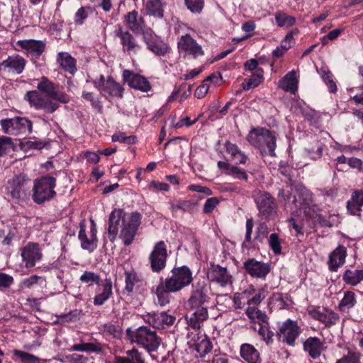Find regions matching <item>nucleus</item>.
Instances as JSON below:
<instances>
[{"label": "nucleus", "mask_w": 363, "mask_h": 363, "mask_svg": "<svg viewBox=\"0 0 363 363\" xmlns=\"http://www.w3.org/2000/svg\"><path fill=\"white\" fill-rule=\"evenodd\" d=\"M356 303L355 294L352 291L345 292L344 297L339 304V309L343 312H347Z\"/></svg>", "instance_id": "nucleus-41"}, {"label": "nucleus", "mask_w": 363, "mask_h": 363, "mask_svg": "<svg viewBox=\"0 0 363 363\" xmlns=\"http://www.w3.org/2000/svg\"><path fill=\"white\" fill-rule=\"evenodd\" d=\"M63 262L64 259L59 257L56 260L53 261L52 263H50L48 265L44 267L43 270L46 272H52L54 271L62 269Z\"/></svg>", "instance_id": "nucleus-63"}, {"label": "nucleus", "mask_w": 363, "mask_h": 363, "mask_svg": "<svg viewBox=\"0 0 363 363\" xmlns=\"http://www.w3.org/2000/svg\"><path fill=\"white\" fill-rule=\"evenodd\" d=\"M96 233V223L93 220H91L89 235H87L86 233L85 225L80 224L78 238L80 240L81 247L83 250L92 252L97 248L98 239Z\"/></svg>", "instance_id": "nucleus-14"}, {"label": "nucleus", "mask_w": 363, "mask_h": 363, "mask_svg": "<svg viewBox=\"0 0 363 363\" xmlns=\"http://www.w3.org/2000/svg\"><path fill=\"white\" fill-rule=\"evenodd\" d=\"M305 198L303 199V202L301 203L300 208L302 209L304 213L309 218H313L315 216L316 211L318 209L317 206L311 205L312 203V194L308 191H304Z\"/></svg>", "instance_id": "nucleus-39"}, {"label": "nucleus", "mask_w": 363, "mask_h": 363, "mask_svg": "<svg viewBox=\"0 0 363 363\" xmlns=\"http://www.w3.org/2000/svg\"><path fill=\"white\" fill-rule=\"evenodd\" d=\"M24 99L28 102L30 106L35 110H43L45 113H52L58 108L59 104L51 99L43 97L39 91H28L24 96Z\"/></svg>", "instance_id": "nucleus-7"}, {"label": "nucleus", "mask_w": 363, "mask_h": 363, "mask_svg": "<svg viewBox=\"0 0 363 363\" xmlns=\"http://www.w3.org/2000/svg\"><path fill=\"white\" fill-rule=\"evenodd\" d=\"M210 287L204 281H198L193 285L188 305L191 313L186 316L188 326L199 330L204 321L208 318L207 304L210 300Z\"/></svg>", "instance_id": "nucleus-1"}, {"label": "nucleus", "mask_w": 363, "mask_h": 363, "mask_svg": "<svg viewBox=\"0 0 363 363\" xmlns=\"http://www.w3.org/2000/svg\"><path fill=\"white\" fill-rule=\"evenodd\" d=\"M298 82L296 72L292 70L279 82V87L285 91L295 94L298 89Z\"/></svg>", "instance_id": "nucleus-32"}, {"label": "nucleus", "mask_w": 363, "mask_h": 363, "mask_svg": "<svg viewBox=\"0 0 363 363\" xmlns=\"http://www.w3.org/2000/svg\"><path fill=\"white\" fill-rule=\"evenodd\" d=\"M243 267L247 274L252 277L265 279L270 272L271 267L269 263L257 261L255 258L247 259L243 263Z\"/></svg>", "instance_id": "nucleus-16"}, {"label": "nucleus", "mask_w": 363, "mask_h": 363, "mask_svg": "<svg viewBox=\"0 0 363 363\" xmlns=\"http://www.w3.org/2000/svg\"><path fill=\"white\" fill-rule=\"evenodd\" d=\"M2 131L8 135H28L32 132L33 123L26 117L16 116L0 121Z\"/></svg>", "instance_id": "nucleus-6"}, {"label": "nucleus", "mask_w": 363, "mask_h": 363, "mask_svg": "<svg viewBox=\"0 0 363 363\" xmlns=\"http://www.w3.org/2000/svg\"><path fill=\"white\" fill-rule=\"evenodd\" d=\"M13 354L20 358L24 363H36L39 362V359L37 357L21 350H14Z\"/></svg>", "instance_id": "nucleus-53"}, {"label": "nucleus", "mask_w": 363, "mask_h": 363, "mask_svg": "<svg viewBox=\"0 0 363 363\" xmlns=\"http://www.w3.org/2000/svg\"><path fill=\"white\" fill-rule=\"evenodd\" d=\"M259 335L262 337L263 340L267 344H270L273 341L274 333L269 330V328L264 325H260L259 330Z\"/></svg>", "instance_id": "nucleus-57"}, {"label": "nucleus", "mask_w": 363, "mask_h": 363, "mask_svg": "<svg viewBox=\"0 0 363 363\" xmlns=\"http://www.w3.org/2000/svg\"><path fill=\"white\" fill-rule=\"evenodd\" d=\"M268 233L267 226L264 223H260L256 232V236L255 240H258L259 242H262L263 239L266 237Z\"/></svg>", "instance_id": "nucleus-64"}, {"label": "nucleus", "mask_w": 363, "mask_h": 363, "mask_svg": "<svg viewBox=\"0 0 363 363\" xmlns=\"http://www.w3.org/2000/svg\"><path fill=\"white\" fill-rule=\"evenodd\" d=\"M359 357H360L359 353L349 351L347 355L338 359L335 363H356Z\"/></svg>", "instance_id": "nucleus-60"}, {"label": "nucleus", "mask_w": 363, "mask_h": 363, "mask_svg": "<svg viewBox=\"0 0 363 363\" xmlns=\"http://www.w3.org/2000/svg\"><path fill=\"white\" fill-rule=\"evenodd\" d=\"M81 314V311L76 309L67 314L61 315L60 318L65 322H75L80 319Z\"/></svg>", "instance_id": "nucleus-61"}, {"label": "nucleus", "mask_w": 363, "mask_h": 363, "mask_svg": "<svg viewBox=\"0 0 363 363\" xmlns=\"http://www.w3.org/2000/svg\"><path fill=\"white\" fill-rule=\"evenodd\" d=\"M207 277L211 281L216 282L223 287L232 284V277L227 269L218 264L211 266L208 270Z\"/></svg>", "instance_id": "nucleus-20"}, {"label": "nucleus", "mask_w": 363, "mask_h": 363, "mask_svg": "<svg viewBox=\"0 0 363 363\" xmlns=\"http://www.w3.org/2000/svg\"><path fill=\"white\" fill-rule=\"evenodd\" d=\"M57 62L60 65V67L64 71L72 75L77 70L76 60L67 52H59L57 57Z\"/></svg>", "instance_id": "nucleus-31"}, {"label": "nucleus", "mask_w": 363, "mask_h": 363, "mask_svg": "<svg viewBox=\"0 0 363 363\" xmlns=\"http://www.w3.org/2000/svg\"><path fill=\"white\" fill-rule=\"evenodd\" d=\"M213 348L212 342L205 337L195 344V349L200 357H205Z\"/></svg>", "instance_id": "nucleus-44"}, {"label": "nucleus", "mask_w": 363, "mask_h": 363, "mask_svg": "<svg viewBox=\"0 0 363 363\" xmlns=\"http://www.w3.org/2000/svg\"><path fill=\"white\" fill-rule=\"evenodd\" d=\"M263 77V70L257 69L252 74L250 78L245 79L242 84V87L245 90H249L252 88L257 86L261 82Z\"/></svg>", "instance_id": "nucleus-40"}, {"label": "nucleus", "mask_w": 363, "mask_h": 363, "mask_svg": "<svg viewBox=\"0 0 363 363\" xmlns=\"http://www.w3.org/2000/svg\"><path fill=\"white\" fill-rule=\"evenodd\" d=\"M95 9L90 6H82L74 14V21L76 25H82L88 16L94 12Z\"/></svg>", "instance_id": "nucleus-42"}, {"label": "nucleus", "mask_w": 363, "mask_h": 363, "mask_svg": "<svg viewBox=\"0 0 363 363\" xmlns=\"http://www.w3.org/2000/svg\"><path fill=\"white\" fill-rule=\"evenodd\" d=\"M343 281L351 286H356L363 281V270L347 269L342 275Z\"/></svg>", "instance_id": "nucleus-38"}, {"label": "nucleus", "mask_w": 363, "mask_h": 363, "mask_svg": "<svg viewBox=\"0 0 363 363\" xmlns=\"http://www.w3.org/2000/svg\"><path fill=\"white\" fill-rule=\"evenodd\" d=\"M276 23L279 27L289 28L292 26L296 23L294 17L286 14L283 11H277L275 15Z\"/></svg>", "instance_id": "nucleus-43"}, {"label": "nucleus", "mask_w": 363, "mask_h": 363, "mask_svg": "<svg viewBox=\"0 0 363 363\" xmlns=\"http://www.w3.org/2000/svg\"><path fill=\"white\" fill-rule=\"evenodd\" d=\"M26 65V60L19 55L9 56L0 63V71L14 74H21Z\"/></svg>", "instance_id": "nucleus-18"}, {"label": "nucleus", "mask_w": 363, "mask_h": 363, "mask_svg": "<svg viewBox=\"0 0 363 363\" xmlns=\"http://www.w3.org/2000/svg\"><path fill=\"white\" fill-rule=\"evenodd\" d=\"M125 289L128 293L133 291L135 285L139 282L140 279L136 272L133 271L125 272Z\"/></svg>", "instance_id": "nucleus-49"}, {"label": "nucleus", "mask_w": 363, "mask_h": 363, "mask_svg": "<svg viewBox=\"0 0 363 363\" xmlns=\"http://www.w3.org/2000/svg\"><path fill=\"white\" fill-rule=\"evenodd\" d=\"M301 333V329L297 321L287 319L283 323L277 331V337L280 342L289 346H294L296 338Z\"/></svg>", "instance_id": "nucleus-11"}, {"label": "nucleus", "mask_w": 363, "mask_h": 363, "mask_svg": "<svg viewBox=\"0 0 363 363\" xmlns=\"http://www.w3.org/2000/svg\"><path fill=\"white\" fill-rule=\"evenodd\" d=\"M321 76L330 92L335 93L337 91V86L332 78V73L328 70L322 69Z\"/></svg>", "instance_id": "nucleus-51"}, {"label": "nucleus", "mask_w": 363, "mask_h": 363, "mask_svg": "<svg viewBox=\"0 0 363 363\" xmlns=\"http://www.w3.org/2000/svg\"><path fill=\"white\" fill-rule=\"evenodd\" d=\"M141 223V215L138 212L132 213L127 220H123L119 237L125 246L130 245L136 235Z\"/></svg>", "instance_id": "nucleus-8"}, {"label": "nucleus", "mask_w": 363, "mask_h": 363, "mask_svg": "<svg viewBox=\"0 0 363 363\" xmlns=\"http://www.w3.org/2000/svg\"><path fill=\"white\" fill-rule=\"evenodd\" d=\"M21 257L26 268L33 267L43 258L40 245L38 243L28 242L21 250Z\"/></svg>", "instance_id": "nucleus-15"}, {"label": "nucleus", "mask_w": 363, "mask_h": 363, "mask_svg": "<svg viewBox=\"0 0 363 363\" xmlns=\"http://www.w3.org/2000/svg\"><path fill=\"white\" fill-rule=\"evenodd\" d=\"M99 330L104 337L120 338L122 330L118 325L112 323H106L99 326Z\"/></svg>", "instance_id": "nucleus-37"}, {"label": "nucleus", "mask_w": 363, "mask_h": 363, "mask_svg": "<svg viewBox=\"0 0 363 363\" xmlns=\"http://www.w3.org/2000/svg\"><path fill=\"white\" fill-rule=\"evenodd\" d=\"M278 197L280 200L283 199L285 203H291L296 207V198L293 196L289 191H285L283 189H280L279 191Z\"/></svg>", "instance_id": "nucleus-59"}, {"label": "nucleus", "mask_w": 363, "mask_h": 363, "mask_svg": "<svg viewBox=\"0 0 363 363\" xmlns=\"http://www.w3.org/2000/svg\"><path fill=\"white\" fill-rule=\"evenodd\" d=\"M177 46L179 51L191 55L194 58L204 55L201 46L189 34L182 35L177 43Z\"/></svg>", "instance_id": "nucleus-19"}, {"label": "nucleus", "mask_w": 363, "mask_h": 363, "mask_svg": "<svg viewBox=\"0 0 363 363\" xmlns=\"http://www.w3.org/2000/svg\"><path fill=\"white\" fill-rule=\"evenodd\" d=\"M228 175H230L237 179H247V175L246 172L234 165H232V167H230V169L228 172Z\"/></svg>", "instance_id": "nucleus-58"}, {"label": "nucleus", "mask_w": 363, "mask_h": 363, "mask_svg": "<svg viewBox=\"0 0 363 363\" xmlns=\"http://www.w3.org/2000/svg\"><path fill=\"white\" fill-rule=\"evenodd\" d=\"M363 206V191L355 190L352 194L351 199L347 201V208L348 211L356 215L362 211Z\"/></svg>", "instance_id": "nucleus-36"}, {"label": "nucleus", "mask_w": 363, "mask_h": 363, "mask_svg": "<svg viewBox=\"0 0 363 363\" xmlns=\"http://www.w3.org/2000/svg\"><path fill=\"white\" fill-rule=\"evenodd\" d=\"M323 145L322 143L317 141L315 147H308L306 149L308 156L312 160H318L323 155Z\"/></svg>", "instance_id": "nucleus-55"}, {"label": "nucleus", "mask_w": 363, "mask_h": 363, "mask_svg": "<svg viewBox=\"0 0 363 363\" xmlns=\"http://www.w3.org/2000/svg\"><path fill=\"white\" fill-rule=\"evenodd\" d=\"M101 86L99 92L108 100L112 98L121 99L123 96L124 88L111 76L106 78V82Z\"/></svg>", "instance_id": "nucleus-22"}, {"label": "nucleus", "mask_w": 363, "mask_h": 363, "mask_svg": "<svg viewBox=\"0 0 363 363\" xmlns=\"http://www.w3.org/2000/svg\"><path fill=\"white\" fill-rule=\"evenodd\" d=\"M18 45L35 57L41 55L45 48L43 41L35 40H19Z\"/></svg>", "instance_id": "nucleus-30"}, {"label": "nucleus", "mask_w": 363, "mask_h": 363, "mask_svg": "<svg viewBox=\"0 0 363 363\" xmlns=\"http://www.w3.org/2000/svg\"><path fill=\"white\" fill-rule=\"evenodd\" d=\"M39 91L45 94L48 99H51L54 101L67 104L70 99L65 92L59 90V86L45 77H43L37 85Z\"/></svg>", "instance_id": "nucleus-9"}, {"label": "nucleus", "mask_w": 363, "mask_h": 363, "mask_svg": "<svg viewBox=\"0 0 363 363\" xmlns=\"http://www.w3.org/2000/svg\"><path fill=\"white\" fill-rule=\"evenodd\" d=\"M56 186V179L50 176L42 177L34 181L32 189V199L35 203L42 204L51 200L56 192L54 189Z\"/></svg>", "instance_id": "nucleus-5"}, {"label": "nucleus", "mask_w": 363, "mask_h": 363, "mask_svg": "<svg viewBox=\"0 0 363 363\" xmlns=\"http://www.w3.org/2000/svg\"><path fill=\"white\" fill-rule=\"evenodd\" d=\"M170 210L174 213L178 210L183 212L190 211L193 207L194 203L188 200H177L170 203Z\"/></svg>", "instance_id": "nucleus-47"}, {"label": "nucleus", "mask_w": 363, "mask_h": 363, "mask_svg": "<svg viewBox=\"0 0 363 363\" xmlns=\"http://www.w3.org/2000/svg\"><path fill=\"white\" fill-rule=\"evenodd\" d=\"M13 146L12 140L9 137L0 136V157L6 155Z\"/></svg>", "instance_id": "nucleus-52"}, {"label": "nucleus", "mask_w": 363, "mask_h": 363, "mask_svg": "<svg viewBox=\"0 0 363 363\" xmlns=\"http://www.w3.org/2000/svg\"><path fill=\"white\" fill-rule=\"evenodd\" d=\"M187 8L194 13H199L203 7V0H184Z\"/></svg>", "instance_id": "nucleus-56"}, {"label": "nucleus", "mask_w": 363, "mask_h": 363, "mask_svg": "<svg viewBox=\"0 0 363 363\" xmlns=\"http://www.w3.org/2000/svg\"><path fill=\"white\" fill-rule=\"evenodd\" d=\"M72 351H80V352H93L99 353L102 351L101 346L99 344H94L91 342H82L80 344H75L72 346Z\"/></svg>", "instance_id": "nucleus-45"}, {"label": "nucleus", "mask_w": 363, "mask_h": 363, "mask_svg": "<svg viewBox=\"0 0 363 363\" xmlns=\"http://www.w3.org/2000/svg\"><path fill=\"white\" fill-rule=\"evenodd\" d=\"M160 281L155 292L158 303L164 306L169 303L170 293L179 291L192 282V272L186 266L174 267L165 279L160 278Z\"/></svg>", "instance_id": "nucleus-2"}, {"label": "nucleus", "mask_w": 363, "mask_h": 363, "mask_svg": "<svg viewBox=\"0 0 363 363\" xmlns=\"http://www.w3.org/2000/svg\"><path fill=\"white\" fill-rule=\"evenodd\" d=\"M167 250L164 241L157 242L149 255L148 259L152 272L159 273L166 267Z\"/></svg>", "instance_id": "nucleus-12"}, {"label": "nucleus", "mask_w": 363, "mask_h": 363, "mask_svg": "<svg viewBox=\"0 0 363 363\" xmlns=\"http://www.w3.org/2000/svg\"><path fill=\"white\" fill-rule=\"evenodd\" d=\"M79 280L82 283L87 284L89 286L94 283L99 284L100 277L93 272L86 271L81 275Z\"/></svg>", "instance_id": "nucleus-50"}, {"label": "nucleus", "mask_w": 363, "mask_h": 363, "mask_svg": "<svg viewBox=\"0 0 363 363\" xmlns=\"http://www.w3.org/2000/svg\"><path fill=\"white\" fill-rule=\"evenodd\" d=\"M115 36L117 37L122 45L123 50L128 54H136L140 50V45L129 30H125L121 26L116 28Z\"/></svg>", "instance_id": "nucleus-13"}, {"label": "nucleus", "mask_w": 363, "mask_h": 363, "mask_svg": "<svg viewBox=\"0 0 363 363\" xmlns=\"http://www.w3.org/2000/svg\"><path fill=\"white\" fill-rule=\"evenodd\" d=\"M254 200L259 214L264 218H269L277 213L274 199L266 191H258L254 194Z\"/></svg>", "instance_id": "nucleus-10"}, {"label": "nucleus", "mask_w": 363, "mask_h": 363, "mask_svg": "<svg viewBox=\"0 0 363 363\" xmlns=\"http://www.w3.org/2000/svg\"><path fill=\"white\" fill-rule=\"evenodd\" d=\"M240 355L248 363H260L261 362L259 352L250 344L245 343L241 345Z\"/></svg>", "instance_id": "nucleus-35"}, {"label": "nucleus", "mask_w": 363, "mask_h": 363, "mask_svg": "<svg viewBox=\"0 0 363 363\" xmlns=\"http://www.w3.org/2000/svg\"><path fill=\"white\" fill-rule=\"evenodd\" d=\"M143 40L146 43L147 48L158 56H164L169 52L170 48L165 43L160 40H153L152 39V30L144 34Z\"/></svg>", "instance_id": "nucleus-26"}, {"label": "nucleus", "mask_w": 363, "mask_h": 363, "mask_svg": "<svg viewBox=\"0 0 363 363\" xmlns=\"http://www.w3.org/2000/svg\"><path fill=\"white\" fill-rule=\"evenodd\" d=\"M167 6L164 0H147L145 11L147 15L162 19L164 17V10Z\"/></svg>", "instance_id": "nucleus-29"}, {"label": "nucleus", "mask_w": 363, "mask_h": 363, "mask_svg": "<svg viewBox=\"0 0 363 363\" xmlns=\"http://www.w3.org/2000/svg\"><path fill=\"white\" fill-rule=\"evenodd\" d=\"M123 220H127V218H125V213L123 209L115 208L112 211L109 216L108 228V238L112 242L116 239L118 233V226L121 221L122 220L123 223Z\"/></svg>", "instance_id": "nucleus-23"}, {"label": "nucleus", "mask_w": 363, "mask_h": 363, "mask_svg": "<svg viewBox=\"0 0 363 363\" xmlns=\"http://www.w3.org/2000/svg\"><path fill=\"white\" fill-rule=\"evenodd\" d=\"M289 299L286 295L281 293H274L270 298V303L281 309L289 306Z\"/></svg>", "instance_id": "nucleus-48"}, {"label": "nucleus", "mask_w": 363, "mask_h": 363, "mask_svg": "<svg viewBox=\"0 0 363 363\" xmlns=\"http://www.w3.org/2000/svg\"><path fill=\"white\" fill-rule=\"evenodd\" d=\"M339 315L336 313L331 310L324 308L320 322L323 323L325 327L330 328L335 325L339 320Z\"/></svg>", "instance_id": "nucleus-46"}, {"label": "nucleus", "mask_w": 363, "mask_h": 363, "mask_svg": "<svg viewBox=\"0 0 363 363\" xmlns=\"http://www.w3.org/2000/svg\"><path fill=\"white\" fill-rule=\"evenodd\" d=\"M125 23L130 31L136 35L144 34L150 32L145 30V22L143 16H139L138 12L133 10L125 16Z\"/></svg>", "instance_id": "nucleus-21"}, {"label": "nucleus", "mask_w": 363, "mask_h": 363, "mask_svg": "<svg viewBox=\"0 0 363 363\" xmlns=\"http://www.w3.org/2000/svg\"><path fill=\"white\" fill-rule=\"evenodd\" d=\"M123 80L133 89L140 90L143 92H147L151 89V85L149 81L143 76L134 73L128 69L123 72Z\"/></svg>", "instance_id": "nucleus-17"}, {"label": "nucleus", "mask_w": 363, "mask_h": 363, "mask_svg": "<svg viewBox=\"0 0 363 363\" xmlns=\"http://www.w3.org/2000/svg\"><path fill=\"white\" fill-rule=\"evenodd\" d=\"M26 182V181L20 176H16L12 179L9 187V194L13 200L18 201L23 194H25L24 185Z\"/></svg>", "instance_id": "nucleus-34"}, {"label": "nucleus", "mask_w": 363, "mask_h": 363, "mask_svg": "<svg viewBox=\"0 0 363 363\" xmlns=\"http://www.w3.org/2000/svg\"><path fill=\"white\" fill-rule=\"evenodd\" d=\"M346 255V248L340 245L331 252L328 260L330 270L336 272L337 269L345 263Z\"/></svg>", "instance_id": "nucleus-27"}, {"label": "nucleus", "mask_w": 363, "mask_h": 363, "mask_svg": "<svg viewBox=\"0 0 363 363\" xmlns=\"http://www.w3.org/2000/svg\"><path fill=\"white\" fill-rule=\"evenodd\" d=\"M126 334L132 342L145 348L148 352H156L162 342L156 331L147 326H140L134 330L128 328Z\"/></svg>", "instance_id": "nucleus-4"}, {"label": "nucleus", "mask_w": 363, "mask_h": 363, "mask_svg": "<svg viewBox=\"0 0 363 363\" xmlns=\"http://www.w3.org/2000/svg\"><path fill=\"white\" fill-rule=\"evenodd\" d=\"M113 363H147L143 352L133 348L125 351V356H116Z\"/></svg>", "instance_id": "nucleus-28"}, {"label": "nucleus", "mask_w": 363, "mask_h": 363, "mask_svg": "<svg viewBox=\"0 0 363 363\" xmlns=\"http://www.w3.org/2000/svg\"><path fill=\"white\" fill-rule=\"evenodd\" d=\"M269 245L270 248L276 255H279L281 252V247L280 240L276 233H272L269 236Z\"/></svg>", "instance_id": "nucleus-54"}, {"label": "nucleus", "mask_w": 363, "mask_h": 363, "mask_svg": "<svg viewBox=\"0 0 363 363\" xmlns=\"http://www.w3.org/2000/svg\"><path fill=\"white\" fill-rule=\"evenodd\" d=\"M176 318L167 314L166 312L154 313L149 315L147 322L153 328L163 329L165 326H169L174 323Z\"/></svg>", "instance_id": "nucleus-24"}, {"label": "nucleus", "mask_w": 363, "mask_h": 363, "mask_svg": "<svg viewBox=\"0 0 363 363\" xmlns=\"http://www.w3.org/2000/svg\"><path fill=\"white\" fill-rule=\"evenodd\" d=\"M112 294V282L110 279H106L105 282L101 285V289H98V294L94 299L95 306L103 305Z\"/></svg>", "instance_id": "nucleus-33"}, {"label": "nucleus", "mask_w": 363, "mask_h": 363, "mask_svg": "<svg viewBox=\"0 0 363 363\" xmlns=\"http://www.w3.org/2000/svg\"><path fill=\"white\" fill-rule=\"evenodd\" d=\"M303 350L311 358L317 359L324 350V342L317 337H309L303 342Z\"/></svg>", "instance_id": "nucleus-25"}, {"label": "nucleus", "mask_w": 363, "mask_h": 363, "mask_svg": "<svg viewBox=\"0 0 363 363\" xmlns=\"http://www.w3.org/2000/svg\"><path fill=\"white\" fill-rule=\"evenodd\" d=\"M218 203L219 201L216 197L208 199L203 205V212L206 213H211Z\"/></svg>", "instance_id": "nucleus-62"}, {"label": "nucleus", "mask_w": 363, "mask_h": 363, "mask_svg": "<svg viewBox=\"0 0 363 363\" xmlns=\"http://www.w3.org/2000/svg\"><path fill=\"white\" fill-rule=\"evenodd\" d=\"M248 142L254 147L258 148L262 155L275 156L277 147V137L275 135L264 128H254L247 138Z\"/></svg>", "instance_id": "nucleus-3"}]
</instances>
